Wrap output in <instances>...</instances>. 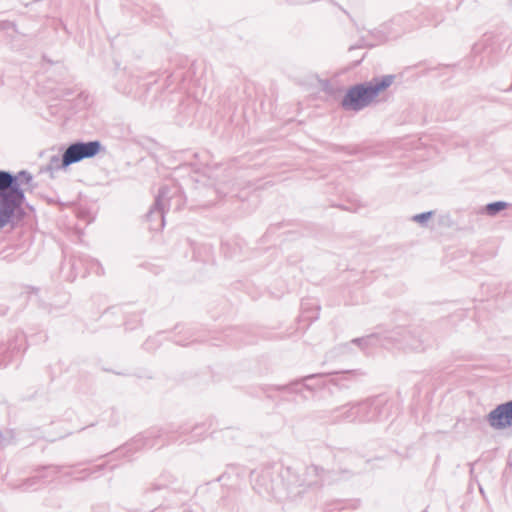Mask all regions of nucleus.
<instances>
[{
	"label": "nucleus",
	"instance_id": "1",
	"mask_svg": "<svg viewBox=\"0 0 512 512\" xmlns=\"http://www.w3.org/2000/svg\"><path fill=\"white\" fill-rule=\"evenodd\" d=\"M23 200L24 194L16 178L8 172L0 171V227L9 223Z\"/></svg>",
	"mask_w": 512,
	"mask_h": 512
},
{
	"label": "nucleus",
	"instance_id": "6",
	"mask_svg": "<svg viewBox=\"0 0 512 512\" xmlns=\"http://www.w3.org/2000/svg\"><path fill=\"white\" fill-rule=\"evenodd\" d=\"M507 207L505 202H494L490 203L485 207V211L489 215H495L497 212L504 210Z\"/></svg>",
	"mask_w": 512,
	"mask_h": 512
},
{
	"label": "nucleus",
	"instance_id": "5",
	"mask_svg": "<svg viewBox=\"0 0 512 512\" xmlns=\"http://www.w3.org/2000/svg\"><path fill=\"white\" fill-rule=\"evenodd\" d=\"M489 422L495 428L512 425V401L493 410L489 415Z\"/></svg>",
	"mask_w": 512,
	"mask_h": 512
},
{
	"label": "nucleus",
	"instance_id": "3",
	"mask_svg": "<svg viewBox=\"0 0 512 512\" xmlns=\"http://www.w3.org/2000/svg\"><path fill=\"white\" fill-rule=\"evenodd\" d=\"M100 150L97 141L87 143H75L70 145L62 156V166L67 167L73 163L95 156Z\"/></svg>",
	"mask_w": 512,
	"mask_h": 512
},
{
	"label": "nucleus",
	"instance_id": "4",
	"mask_svg": "<svg viewBox=\"0 0 512 512\" xmlns=\"http://www.w3.org/2000/svg\"><path fill=\"white\" fill-rule=\"evenodd\" d=\"M100 150L97 141L87 143H75L70 145L62 156V166L67 167L73 163L95 156Z\"/></svg>",
	"mask_w": 512,
	"mask_h": 512
},
{
	"label": "nucleus",
	"instance_id": "2",
	"mask_svg": "<svg viewBox=\"0 0 512 512\" xmlns=\"http://www.w3.org/2000/svg\"><path fill=\"white\" fill-rule=\"evenodd\" d=\"M392 76L370 83L368 85H356L350 88L342 100V107L351 110H360L370 104L377 95L391 85Z\"/></svg>",
	"mask_w": 512,
	"mask_h": 512
},
{
	"label": "nucleus",
	"instance_id": "7",
	"mask_svg": "<svg viewBox=\"0 0 512 512\" xmlns=\"http://www.w3.org/2000/svg\"><path fill=\"white\" fill-rule=\"evenodd\" d=\"M431 216V212H427V213H422V214H418L414 217V219L417 221V222H423L425 220H427L429 217Z\"/></svg>",
	"mask_w": 512,
	"mask_h": 512
}]
</instances>
